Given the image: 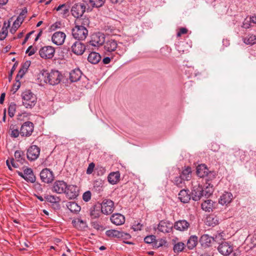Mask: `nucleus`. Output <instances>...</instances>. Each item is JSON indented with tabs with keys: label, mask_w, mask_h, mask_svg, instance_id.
<instances>
[{
	"label": "nucleus",
	"mask_w": 256,
	"mask_h": 256,
	"mask_svg": "<svg viewBox=\"0 0 256 256\" xmlns=\"http://www.w3.org/2000/svg\"><path fill=\"white\" fill-rule=\"evenodd\" d=\"M26 54H28V55L29 56H31L32 55H33L36 52V50H34V48H32V46H30L26 50Z\"/></svg>",
	"instance_id": "4d7b16f0"
},
{
	"label": "nucleus",
	"mask_w": 256,
	"mask_h": 256,
	"mask_svg": "<svg viewBox=\"0 0 256 256\" xmlns=\"http://www.w3.org/2000/svg\"><path fill=\"white\" fill-rule=\"evenodd\" d=\"M104 50L108 52H112L118 48L117 42L112 38L108 39L104 44Z\"/></svg>",
	"instance_id": "6ab92c4d"
},
{
	"label": "nucleus",
	"mask_w": 256,
	"mask_h": 256,
	"mask_svg": "<svg viewBox=\"0 0 256 256\" xmlns=\"http://www.w3.org/2000/svg\"><path fill=\"white\" fill-rule=\"evenodd\" d=\"M30 66V62L27 61L22 66V68L20 69L22 70H24V71L26 72Z\"/></svg>",
	"instance_id": "052dcab7"
},
{
	"label": "nucleus",
	"mask_w": 256,
	"mask_h": 256,
	"mask_svg": "<svg viewBox=\"0 0 256 256\" xmlns=\"http://www.w3.org/2000/svg\"><path fill=\"white\" fill-rule=\"evenodd\" d=\"M106 234L110 238H122L125 240H128L131 238L130 235L129 234L115 230H106Z\"/></svg>",
	"instance_id": "9b49d317"
},
{
	"label": "nucleus",
	"mask_w": 256,
	"mask_h": 256,
	"mask_svg": "<svg viewBox=\"0 0 256 256\" xmlns=\"http://www.w3.org/2000/svg\"><path fill=\"white\" fill-rule=\"evenodd\" d=\"M62 78V75L58 70H52L48 72L43 70L38 74V79L40 85L48 83L50 85L54 86L60 82Z\"/></svg>",
	"instance_id": "f257e3e1"
},
{
	"label": "nucleus",
	"mask_w": 256,
	"mask_h": 256,
	"mask_svg": "<svg viewBox=\"0 0 256 256\" xmlns=\"http://www.w3.org/2000/svg\"><path fill=\"white\" fill-rule=\"evenodd\" d=\"M233 249L232 245L226 242H221L218 248L219 252L224 256H228L230 254L233 252Z\"/></svg>",
	"instance_id": "4468645a"
},
{
	"label": "nucleus",
	"mask_w": 256,
	"mask_h": 256,
	"mask_svg": "<svg viewBox=\"0 0 256 256\" xmlns=\"http://www.w3.org/2000/svg\"><path fill=\"white\" fill-rule=\"evenodd\" d=\"M94 189L98 192H102L103 190V184L101 180H96L94 182Z\"/></svg>",
	"instance_id": "37998d69"
},
{
	"label": "nucleus",
	"mask_w": 256,
	"mask_h": 256,
	"mask_svg": "<svg viewBox=\"0 0 256 256\" xmlns=\"http://www.w3.org/2000/svg\"><path fill=\"white\" fill-rule=\"evenodd\" d=\"M191 48L190 44L186 42H180L179 44L177 46V50L180 52L184 53L188 52L189 48Z\"/></svg>",
	"instance_id": "473e14b6"
},
{
	"label": "nucleus",
	"mask_w": 256,
	"mask_h": 256,
	"mask_svg": "<svg viewBox=\"0 0 256 256\" xmlns=\"http://www.w3.org/2000/svg\"><path fill=\"white\" fill-rule=\"evenodd\" d=\"M24 18L23 16H18L16 18V20L14 22L15 24L20 25L22 24L23 20H24Z\"/></svg>",
	"instance_id": "6e6d98bb"
},
{
	"label": "nucleus",
	"mask_w": 256,
	"mask_h": 256,
	"mask_svg": "<svg viewBox=\"0 0 256 256\" xmlns=\"http://www.w3.org/2000/svg\"><path fill=\"white\" fill-rule=\"evenodd\" d=\"M233 198L232 194L229 192H224L220 197L219 202L222 204H227L231 202Z\"/></svg>",
	"instance_id": "a878e982"
},
{
	"label": "nucleus",
	"mask_w": 256,
	"mask_h": 256,
	"mask_svg": "<svg viewBox=\"0 0 256 256\" xmlns=\"http://www.w3.org/2000/svg\"><path fill=\"white\" fill-rule=\"evenodd\" d=\"M106 0H90V2L92 4L93 7L100 8L102 6Z\"/></svg>",
	"instance_id": "49530a36"
},
{
	"label": "nucleus",
	"mask_w": 256,
	"mask_h": 256,
	"mask_svg": "<svg viewBox=\"0 0 256 256\" xmlns=\"http://www.w3.org/2000/svg\"><path fill=\"white\" fill-rule=\"evenodd\" d=\"M101 58V56L98 53L92 52L89 54L88 60L92 64H96L100 60Z\"/></svg>",
	"instance_id": "7c9ffc66"
},
{
	"label": "nucleus",
	"mask_w": 256,
	"mask_h": 256,
	"mask_svg": "<svg viewBox=\"0 0 256 256\" xmlns=\"http://www.w3.org/2000/svg\"><path fill=\"white\" fill-rule=\"evenodd\" d=\"M86 47L84 44L80 42H76L72 46V52L76 55H82L85 51Z\"/></svg>",
	"instance_id": "4be33fe9"
},
{
	"label": "nucleus",
	"mask_w": 256,
	"mask_h": 256,
	"mask_svg": "<svg viewBox=\"0 0 256 256\" xmlns=\"http://www.w3.org/2000/svg\"><path fill=\"white\" fill-rule=\"evenodd\" d=\"M196 174L200 178L208 176L209 178H214L215 174L213 172L209 171L206 165L201 164L196 168Z\"/></svg>",
	"instance_id": "9d476101"
},
{
	"label": "nucleus",
	"mask_w": 256,
	"mask_h": 256,
	"mask_svg": "<svg viewBox=\"0 0 256 256\" xmlns=\"http://www.w3.org/2000/svg\"><path fill=\"white\" fill-rule=\"evenodd\" d=\"M66 206L72 212H73L76 213L79 212L80 210V206L74 202H68Z\"/></svg>",
	"instance_id": "c9c22d12"
},
{
	"label": "nucleus",
	"mask_w": 256,
	"mask_h": 256,
	"mask_svg": "<svg viewBox=\"0 0 256 256\" xmlns=\"http://www.w3.org/2000/svg\"><path fill=\"white\" fill-rule=\"evenodd\" d=\"M251 243L253 245V246H256V234L252 238Z\"/></svg>",
	"instance_id": "774afa93"
},
{
	"label": "nucleus",
	"mask_w": 256,
	"mask_h": 256,
	"mask_svg": "<svg viewBox=\"0 0 256 256\" xmlns=\"http://www.w3.org/2000/svg\"><path fill=\"white\" fill-rule=\"evenodd\" d=\"M101 213L100 204H98L94 205L90 210V214L92 218H98Z\"/></svg>",
	"instance_id": "c756f323"
},
{
	"label": "nucleus",
	"mask_w": 256,
	"mask_h": 256,
	"mask_svg": "<svg viewBox=\"0 0 256 256\" xmlns=\"http://www.w3.org/2000/svg\"><path fill=\"white\" fill-rule=\"evenodd\" d=\"M10 135L12 138H16L20 134V130L16 126L12 124L10 127Z\"/></svg>",
	"instance_id": "4c0bfd02"
},
{
	"label": "nucleus",
	"mask_w": 256,
	"mask_h": 256,
	"mask_svg": "<svg viewBox=\"0 0 256 256\" xmlns=\"http://www.w3.org/2000/svg\"><path fill=\"white\" fill-rule=\"evenodd\" d=\"M94 164L93 162H92L89 164L86 170V174H91L94 171Z\"/></svg>",
	"instance_id": "864d4df0"
},
{
	"label": "nucleus",
	"mask_w": 256,
	"mask_h": 256,
	"mask_svg": "<svg viewBox=\"0 0 256 256\" xmlns=\"http://www.w3.org/2000/svg\"><path fill=\"white\" fill-rule=\"evenodd\" d=\"M120 180V173L118 171L110 172L108 176V182L112 184H116Z\"/></svg>",
	"instance_id": "cd10ccee"
},
{
	"label": "nucleus",
	"mask_w": 256,
	"mask_h": 256,
	"mask_svg": "<svg viewBox=\"0 0 256 256\" xmlns=\"http://www.w3.org/2000/svg\"><path fill=\"white\" fill-rule=\"evenodd\" d=\"M72 224L74 227L79 230H82L86 227V224L82 220L78 218L72 220Z\"/></svg>",
	"instance_id": "58836bf2"
},
{
	"label": "nucleus",
	"mask_w": 256,
	"mask_h": 256,
	"mask_svg": "<svg viewBox=\"0 0 256 256\" xmlns=\"http://www.w3.org/2000/svg\"><path fill=\"white\" fill-rule=\"evenodd\" d=\"M190 223L185 220H178L174 222L173 227L178 230L184 232L187 230L190 227Z\"/></svg>",
	"instance_id": "412c9836"
},
{
	"label": "nucleus",
	"mask_w": 256,
	"mask_h": 256,
	"mask_svg": "<svg viewBox=\"0 0 256 256\" xmlns=\"http://www.w3.org/2000/svg\"><path fill=\"white\" fill-rule=\"evenodd\" d=\"M40 177L43 182L47 184L51 182L54 179L53 172L46 168L41 171Z\"/></svg>",
	"instance_id": "dca6fc26"
},
{
	"label": "nucleus",
	"mask_w": 256,
	"mask_h": 256,
	"mask_svg": "<svg viewBox=\"0 0 256 256\" xmlns=\"http://www.w3.org/2000/svg\"><path fill=\"white\" fill-rule=\"evenodd\" d=\"M185 181L183 178H182L180 176L175 177L174 179L173 180L174 183L176 186L180 188H182L185 185Z\"/></svg>",
	"instance_id": "ea45409f"
},
{
	"label": "nucleus",
	"mask_w": 256,
	"mask_h": 256,
	"mask_svg": "<svg viewBox=\"0 0 256 256\" xmlns=\"http://www.w3.org/2000/svg\"><path fill=\"white\" fill-rule=\"evenodd\" d=\"M20 26V25L19 24L17 26V24H15L14 22L12 28L10 29V32L12 33L15 32Z\"/></svg>",
	"instance_id": "69168bd1"
},
{
	"label": "nucleus",
	"mask_w": 256,
	"mask_h": 256,
	"mask_svg": "<svg viewBox=\"0 0 256 256\" xmlns=\"http://www.w3.org/2000/svg\"><path fill=\"white\" fill-rule=\"evenodd\" d=\"M185 244L182 242H178L176 243L173 246V250L175 253L182 252L184 248Z\"/></svg>",
	"instance_id": "79ce46f5"
},
{
	"label": "nucleus",
	"mask_w": 256,
	"mask_h": 256,
	"mask_svg": "<svg viewBox=\"0 0 256 256\" xmlns=\"http://www.w3.org/2000/svg\"><path fill=\"white\" fill-rule=\"evenodd\" d=\"M86 10L84 3H77L72 6L71 8L72 14L76 18H80Z\"/></svg>",
	"instance_id": "0eeeda50"
},
{
	"label": "nucleus",
	"mask_w": 256,
	"mask_h": 256,
	"mask_svg": "<svg viewBox=\"0 0 256 256\" xmlns=\"http://www.w3.org/2000/svg\"><path fill=\"white\" fill-rule=\"evenodd\" d=\"M26 72L24 71V70H22L21 69L20 70L16 78V82H18L20 78H22L24 74Z\"/></svg>",
	"instance_id": "603ef678"
},
{
	"label": "nucleus",
	"mask_w": 256,
	"mask_h": 256,
	"mask_svg": "<svg viewBox=\"0 0 256 256\" xmlns=\"http://www.w3.org/2000/svg\"><path fill=\"white\" fill-rule=\"evenodd\" d=\"M22 104L26 108H32L36 103V97L30 90H26L22 94Z\"/></svg>",
	"instance_id": "f03ea898"
},
{
	"label": "nucleus",
	"mask_w": 256,
	"mask_h": 256,
	"mask_svg": "<svg viewBox=\"0 0 256 256\" xmlns=\"http://www.w3.org/2000/svg\"><path fill=\"white\" fill-rule=\"evenodd\" d=\"M34 32V31H32V32H30L29 33H28L26 35V36L24 41L22 42V45L24 44L26 42L28 41V40L30 38V35L32 34Z\"/></svg>",
	"instance_id": "e2e57ef3"
},
{
	"label": "nucleus",
	"mask_w": 256,
	"mask_h": 256,
	"mask_svg": "<svg viewBox=\"0 0 256 256\" xmlns=\"http://www.w3.org/2000/svg\"><path fill=\"white\" fill-rule=\"evenodd\" d=\"M243 40L246 44H254L256 43V36L252 34H248L243 38Z\"/></svg>",
	"instance_id": "e433bc0d"
},
{
	"label": "nucleus",
	"mask_w": 256,
	"mask_h": 256,
	"mask_svg": "<svg viewBox=\"0 0 256 256\" xmlns=\"http://www.w3.org/2000/svg\"><path fill=\"white\" fill-rule=\"evenodd\" d=\"M214 240V238L208 234H203L200 238V242L203 247H209Z\"/></svg>",
	"instance_id": "b1692460"
},
{
	"label": "nucleus",
	"mask_w": 256,
	"mask_h": 256,
	"mask_svg": "<svg viewBox=\"0 0 256 256\" xmlns=\"http://www.w3.org/2000/svg\"><path fill=\"white\" fill-rule=\"evenodd\" d=\"M172 228V224L168 221L162 220L158 226V230L164 234L170 232Z\"/></svg>",
	"instance_id": "a211bd4d"
},
{
	"label": "nucleus",
	"mask_w": 256,
	"mask_h": 256,
	"mask_svg": "<svg viewBox=\"0 0 256 256\" xmlns=\"http://www.w3.org/2000/svg\"><path fill=\"white\" fill-rule=\"evenodd\" d=\"M88 34V30L84 26H76L72 29V35L76 40H84Z\"/></svg>",
	"instance_id": "7ed1b4c3"
},
{
	"label": "nucleus",
	"mask_w": 256,
	"mask_h": 256,
	"mask_svg": "<svg viewBox=\"0 0 256 256\" xmlns=\"http://www.w3.org/2000/svg\"><path fill=\"white\" fill-rule=\"evenodd\" d=\"M92 196V194L90 191H86L82 195V199L84 202H88Z\"/></svg>",
	"instance_id": "09e8293b"
},
{
	"label": "nucleus",
	"mask_w": 256,
	"mask_h": 256,
	"mask_svg": "<svg viewBox=\"0 0 256 256\" xmlns=\"http://www.w3.org/2000/svg\"><path fill=\"white\" fill-rule=\"evenodd\" d=\"M202 194L203 196L208 198L212 194V191L210 190V188H206L205 190H204L202 189Z\"/></svg>",
	"instance_id": "5fc2aeb1"
},
{
	"label": "nucleus",
	"mask_w": 256,
	"mask_h": 256,
	"mask_svg": "<svg viewBox=\"0 0 256 256\" xmlns=\"http://www.w3.org/2000/svg\"><path fill=\"white\" fill-rule=\"evenodd\" d=\"M105 36L101 32L94 33L91 36V40L89 42L90 44L95 47H98L104 44Z\"/></svg>",
	"instance_id": "39448f33"
},
{
	"label": "nucleus",
	"mask_w": 256,
	"mask_h": 256,
	"mask_svg": "<svg viewBox=\"0 0 256 256\" xmlns=\"http://www.w3.org/2000/svg\"><path fill=\"white\" fill-rule=\"evenodd\" d=\"M18 174L26 182L34 183L36 181V176L34 174L33 171L30 168H26L24 170V172H18Z\"/></svg>",
	"instance_id": "f8f14e48"
},
{
	"label": "nucleus",
	"mask_w": 256,
	"mask_h": 256,
	"mask_svg": "<svg viewBox=\"0 0 256 256\" xmlns=\"http://www.w3.org/2000/svg\"><path fill=\"white\" fill-rule=\"evenodd\" d=\"M100 204L102 213L106 215L112 214L114 210V202L110 200L104 199Z\"/></svg>",
	"instance_id": "20e7f679"
},
{
	"label": "nucleus",
	"mask_w": 256,
	"mask_h": 256,
	"mask_svg": "<svg viewBox=\"0 0 256 256\" xmlns=\"http://www.w3.org/2000/svg\"><path fill=\"white\" fill-rule=\"evenodd\" d=\"M251 22H251L250 18L249 19L246 18L244 20L242 27L244 28H248L250 27Z\"/></svg>",
	"instance_id": "3c124183"
},
{
	"label": "nucleus",
	"mask_w": 256,
	"mask_h": 256,
	"mask_svg": "<svg viewBox=\"0 0 256 256\" xmlns=\"http://www.w3.org/2000/svg\"><path fill=\"white\" fill-rule=\"evenodd\" d=\"M34 130V125L30 122H26L21 126L20 134L22 136L28 137L32 135Z\"/></svg>",
	"instance_id": "6e6552de"
},
{
	"label": "nucleus",
	"mask_w": 256,
	"mask_h": 256,
	"mask_svg": "<svg viewBox=\"0 0 256 256\" xmlns=\"http://www.w3.org/2000/svg\"><path fill=\"white\" fill-rule=\"evenodd\" d=\"M67 198L74 199L78 195V192L76 186L74 185H68L66 192L64 193Z\"/></svg>",
	"instance_id": "aec40b11"
},
{
	"label": "nucleus",
	"mask_w": 256,
	"mask_h": 256,
	"mask_svg": "<svg viewBox=\"0 0 256 256\" xmlns=\"http://www.w3.org/2000/svg\"><path fill=\"white\" fill-rule=\"evenodd\" d=\"M192 170L190 166L186 167L182 172L180 176L186 181L191 178Z\"/></svg>",
	"instance_id": "f704fd0d"
},
{
	"label": "nucleus",
	"mask_w": 256,
	"mask_h": 256,
	"mask_svg": "<svg viewBox=\"0 0 256 256\" xmlns=\"http://www.w3.org/2000/svg\"><path fill=\"white\" fill-rule=\"evenodd\" d=\"M142 227V224L138 222L136 224H134L133 228L134 231L140 230Z\"/></svg>",
	"instance_id": "680f3d73"
},
{
	"label": "nucleus",
	"mask_w": 256,
	"mask_h": 256,
	"mask_svg": "<svg viewBox=\"0 0 256 256\" xmlns=\"http://www.w3.org/2000/svg\"><path fill=\"white\" fill-rule=\"evenodd\" d=\"M216 204V202L212 200H208L201 204V207L204 210L210 212L212 210L213 208H215Z\"/></svg>",
	"instance_id": "bb28decb"
},
{
	"label": "nucleus",
	"mask_w": 256,
	"mask_h": 256,
	"mask_svg": "<svg viewBox=\"0 0 256 256\" xmlns=\"http://www.w3.org/2000/svg\"><path fill=\"white\" fill-rule=\"evenodd\" d=\"M155 240L156 236L153 235L146 236L144 239V242L147 244H152L155 241Z\"/></svg>",
	"instance_id": "de8ad7c7"
},
{
	"label": "nucleus",
	"mask_w": 256,
	"mask_h": 256,
	"mask_svg": "<svg viewBox=\"0 0 256 256\" xmlns=\"http://www.w3.org/2000/svg\"><path fill=\"white\" fill-rule=\"evenodd\" d=\"M82 74L80 69H74L70 73V79L72 82H76L80 80Z\"/></svg>",
	"instance_id": "c85d7f7f"
},
{
	"label": "nucleus",
	"mask_w": 256,
	"mask_h": 256,
	"mask_svg": "<svg viewBox=\"0 0 256 256\" xmlns=\"http://www.w3.org/2000/svg\"><path fill=\"white\" fill-rule=\"evenodd\" d=\"M68 188V184L64 180H56L53 184L52 190L58 194H64Z\"/></svg>",
	"instance_id": "1a4fd4ad"
},
{
	"label": "nucleus",
	"mask_w": 256,
	"mask_h": 256,
	"mask_svg": "<svg viewBox=\"0 0 256 256\" xmlns=\"http://www.w3.org/2000/svg\"><path fill=\"white\" fill-rule=\"evenodd\" d=\"M8 34V30L7 29L4 28H2V30L0 32V40H4L6 36Z\"/></svg>",
	"instance_id": "8fccbe9b"
},
{
	"label": "nucleus",
	"mask_w": 256,
	"mask_h": 256,
	"mask_svg": "<svg viewBox=\"0 0 256 256\" xmlns=\"http://www.w3.org/2000/svg\"><path fill=\"white\" fill-rule=\"evenodd\" d=\"M56 10L60 12V14H62L63 16H66L69 12V10L66 4L60 5L56 8Z\"/></svg>",
	"instance_id": "a19ab883"
},
{
	"label": "nucleus",
	"mask_w": 256,
	"mask_h": 256,
	"mask_svg": "<svg viewBox=\"0 0 256 256\" xmlns=\"http://www.w3.org/2000/svg\"><path fill=\"white\" fill-rule=\"evenodd\" d=\"M218 223V218L214 214L208 216L206 220V224L210 226H214Z\"/></svg>",
	"instance_id": "2f4dec72"
},
{
	"label": "nucleus",
	"mask_w": 256,
	"mask_h": 256,
	"mask_svg": "<svg viewBox=\"0 0 256 256\" xmlns=\"http://www.w3.org/2000/svg\"><path fill=\"white\" fill-rule=\"evenodd\" d=\"M198 238L196 236H192L188 240L187 246L188 249H193L198 244Z\"/></svg>",
	"instance_id": "72a5a7b5"
},
{
	"label": "nucleus",
	"mask_w": 256,
	"mask_h": 256,
	"mask_svg": "<svg viewBox=\"0 0 256 256\" xmlns=\"http://www.w3.org/2000/svg\"><path fill=\"white\" fill-rule=\"evenodd\" d=\"M55 50L52 46H45L42 48L39 54L41 58H52L54 56Z\"/></svg>",
	"instance_id": "ddd939ff"
},
{
	"label": "nucleus",
	"mask_w": 256,
	"mask_h": 256,
	"mask_svg": "<svg viewBox=\"0 0 256 256\" xmlns=\"http://www.w3.org/2000/svg\"><path fill=\"white\" fill-rule=\"evenodd\" d=\"M40 148L36 146H30L27 150V158L30 161L36 160L40 156Z\"/></svg>",
	"instance_id": "2eb2a0df"
},
{
	"label": "nucleus",
	"mask_w": 256,
	"mask_h": 256,
	"mask_svg": "<svg viewBox=\"0 0 256 256\" xmlns=\"http://www.w3.org/2000/svg\"><path fill=\"white\" fill-rule=\"evenodd\" d=\"M66 37V35L64 32H56L52 34V40L55 44L60 46L64 44Z\"/></svg>",
	"instance_id": "f3484780"
},
{
	"label": "nucleus",
	"mask_w": 256,
	"mask_h": 256,
	"mask_svg": "<svg viewBox=\"0 0 256 256\" xmlns=\"http://www.w3.org/2000/svg\"><path fill=\"white\" fill-rule=\"evenodd\" d=\"M16 105L14 102H11L8 108V114L10 118H12L15 114Z\"/></svg>",
	"instance_id": "c03bdc74"
},
{
	"label": "nucleus",
	"mask_w": 256,
	"mask_h": 256,
	"mask_svg": "<svg viewBox=\"0 0 256 256\" xmlns=\"http://www.w3.org/2000/svg\"><path fill=\"white\" fill-rule=\"evenodd\" d=\"M111 222L116 226L122 225L125 222V218L122 214L116 213L113 214L110 217Z\"/></svg>",
	"instance_id": "5701e85b"
},
{
	"label": "nucleus",
	"mask_w": 256,
	"mask_h": 256,
	"mask_svg": "<svg viewBox=\"0 0 256 256\" xmlns=\"http://www.w3.org/2000/svg\"><path fill=\"white\" fill-rule=\"evenodd\" d=\"M14 156L18 161H20L22 160L21 158L22 152L20 150H16L14 152Z\"/></svg>",
	"instance_id": "bf43d9fd"
},
{
	"label": "nucleus",
	"mask_w": 256,
	"mask_h": 256,
	"mask_svg": "<svg viewBox=\"0 0 256 256\" xmlns=\"http://www.w3.org/2000/svg\"><path fill=\"white\" fill-rule=\"evenodd\" d=\"M188 30L186 28H182L180 29L179 32L177 33V36H180L182 34H186Z\"/></svg>",
	"instance_id": "13d9d810"
},
{
	"label": "nucleus",
	"mask_w": 256,
	"mask_h": 256,
	"mask_svg": "<svg viewBox=\"0 0 256 256\" xmlns=\"http://www.w3.org/2000/svg\"><path fill=\"white\" fill-rule=\"evenodd\" d=\"M219 146L216 143H213L212 144L211 150L213 151H217L219 149Z\"/></svg>",
	"instance_id": "0e129e2a"
},
{
	"label": "nucleus",
	"mask_w": 256,
	"mask_h": 256,
	"mask_svg": "<svg viewBox=\"0 0 256 256\" xmlns=\"http://www.w3.org/2000/svg\"><path fill=\"white\" fill-rule=\"evenodd\" d=\"M197 182H192V188L191 192V198L194 201L199 200L202 196H203L202 194V187L200 184H196Z\"/></svg>",
	"instance_id": "423d86ee"
},
{
	"label": "nucleus",
	"mask_w": 256,
	"mask_h": 256,
	"mask_svg": "<svg viewBox=\"0 0 256 256\" xmlns=\"http://www.w3.org/2000/svg\"><path fill=\"white\" fill-rule=\"evenodd\" d=\"M111 58L110 57H105L102 59V62L104 64H108L110 62Z\"/></svg>",
	"instance_id": "338daca9"
},
{
	"label": "nucleus",
	"mask_w": 256,
	"mask_h": 256,
	"mask_svg": "<svg viewBox=\"0 0 256 256\" xmlns=\"http://www.w3.org/2000/svg\"><path fill=\"white\" fill-rule=\"evenodd\" d=\"M178 199L183 203H188L191 198L190 194L188 190L183 189L178 194Z\"/></svg>",
	"instance_id": "393cba45"
},
{
	"label": "nucleus",
	"mask_w": 256,
	"mask_h": 256,
	"mask_svg": "<svg viewBox=\"0 0 256 256\" xmlns=\"http://www.w3.org/2000/svg\"><path fill=\"white\" fill-rule=\"evenodd\" d=\"M46 200L50 203L59 202L60 199L58 197L52 195H46L44 196Z\"/></svg>",
	"instance_id": "a18cd8bd"
}]
</instances>
